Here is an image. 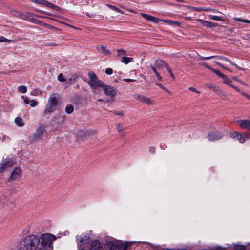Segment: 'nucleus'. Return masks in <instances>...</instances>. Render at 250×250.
Wrapping results in <instances>:
<instances>
[{
    "mask_svg": "<svg viewBox=\"0 0 250 250\" xmlns=\"http://www.w3.org/2000/svg\"><path fill=\"white\" fill-rule=\"evenodd\" d=\"M189 89L191 91H194L197 93H200V92L197 90L195 88L193 87H189Z\"/></svg>",
    "mask_w": 250,
    "mask_h": 250,
    "instance_id": "45",
    "label": "nucleus"
},
{
    "mask_svg": "<svg viewBox=\"0 0 250 250\" xmlns=\"http://www.w3.org/2000/svg\"><path fill=\"white\" fill-rule=\"evenodd\" d=\"M207 68L210 70L211 71L215 73L219 77L222 78V76L224 75L223 73H221L219 70L214 69V68L211 67L210 66H207Z\"/></svg>",
    "mask_w": 250,
    "mask_h": 250,
    "instance_id": "25",
    "label": "nucleus"
},
{
    "mask_svg": "<svg viewBox=\"0 0 250 250\" xmlns=\"http://www.w3.org/2000/svg\"><path fill=\"white\" fill-rule=\"evenodd\" d=\"M88 76L90 80L85 81L87 82L90 87L93 88L94 90H95L99 87L103 86L104 83L103 82L99 80L96 75L93 72H89Z\"/></svg>",
    "mask_w": 250,
    "mask_h": 250,
    "instance_id": "5",
    "label": "nucleus"
},
{
    "mask_svg": "<svg viewBox=\"0 0 250 250\" xmlns=\"http://www.w3.org/2000/svg\"><path fill=\"white\" fill-rule=\"evenodd\" d=\"M101 87L103 88L104 94L107 96L113 97L116 94V89L112 86L104 85L103 84V86Z\"/></svg>",
    "mask_w": 250,
    "mask_h": 250,
    "instance_id": "9",
    "label": "nucleus"
},
{
    "mask_svg": "<svg viewBox=\"0 0 250 250\" xmlns=\"http://www.w3.org/2000/svg\"><path fill=\"white\" fill-rule=\"evenodd\" d=\"M10 41L4 37H1L0 38V42H9Z\"/></svg>",
    "mask_w": 250,
    "mask_h": 250,
    "instance_id": "47",
    "label": "nucleus"
},
{
    "mask_svg": "<svg viewBox=\"0 0 250 250\" xmlns=\"http://www.w3.org/2000/svg\"><path fill=\"white\" fill-rule=\"evenodd\" d=\"M216 250H226V249L224 248H221L220 247H217L216 248Z\"/></svg>",
    "mask_w": 250,
    "mask_h": 250,
    "instance_id": "60",
    "label": "nucleus"
},
{
    "mask_svg": "<svg viewBox=\"0 0 250 250\" xmlns=\"http://www.w3.org/2000/svg\"><path fill=\"white\" fill-rule=\"evenodd\" d=\"M234 20L236 21L245 22L246 23H250V20H244L243 19L240 18H234Z\"/></svg>",
    "mask_w": 250,
    "mask_h": 250,
    "instance_id": "32",
    "label": "nucleus"
},
{
    "mask_svg": "<svg viewBox=\"0 0 250 250\" xmlns=\"http://www.w3.org/2000/svg\"><path fill=\"white\" fill-rule=\"evenodd\" d=\"M36 23H38L39 24L41 25V26H46L48 28H53L54 27L52 26V25H49V24H47L45 23H44L41 21H40L39 20H37V22H36Z\"/></svg>",
    "mask_w": 250,
    "mask_h": 250,
    "instance_id": "30",
    "label": "nucleus"
},
{
    "mask_svg": "<svg viewBox=\"0 0 250 250\" xmlns=\"http://www.w3.org/2000/svg\"><path fill=\"white\" fill-rule=\"evenodd\" d=\"M15 122L17 125L20 127H22L24 125V123L22 119L20 117H17L15 119Z\"/></svg>",
    "mask_w": 250,
    "mask_h": 250,
    "instance_id": "23",
    "label": "nucleus"
},
{
    "mask_svg": "<svg viewBox=\"0 0 250 250\" xmlns=\"http://www.w3.org/2000/svg\"><path fill=\"white\" fill-rule=\"evenodd\" d=\"M123 124H119L117 125V128L119 131H121L123 129L122 128Z\"/></svg>",
    "mask_w": 250,
    "mask_h": 250,
    "instance_id": "51",
    "label": "nucleus"
},
{
    "mask_svg": "<svg viewBox=\"0 0 250 250\" xmlns=\"http://www.w3.org/2000/svg\"><path fill=\"white\" fill-rule=\"evenodd\" d=\"M165 68L167 69V71L169 72L171 77H172L173 78H174V74L172 73L171 69L169 68V67L168 66L167 64V65H165Z\"/></svg>",
    "mask_w": 250,
    "mask_h": 250,
    "instance_id": "34",
    "label": "nucleus"
},
{
    "mask_svg": "<svg viewBox=\"0 0 250 250\" xmlns=\"http://www.w3.org/2000/svg\"><path fill=\"white\" fill-rule=\"evenodd\" d=\"M149 150H150L152 153H153V152H154L155 151V149H154V148H153V147H151V148H150Z\"/></svg>",
    "mask_w": 250,
    "mask_h": 250,
    "instance_id": "61",
    "label": "nucleus"
},
{
    "mask_svg": "<svg viewBox=\"0 0 250 250\" xmlns=\"http://www.w3.org/2000/svg\"><path fill=\"white\" fill-rule=\"evenodd\" d=\"M38 91L37 90H34L31 92V94L33 96H37V95Z\"/></svg>",
    "mask_w": 250,
    "mask_h": 250,
    "instance_id": "55",
    "label": "nucleus"
},
{
    "mask_svg": "<svg viewBox=\"0 0 250 250\" xmlns=\"http://www.w3.org/2000/svg\"><path fill=\"white\" fill-rule=\"evenodd\" d=\"M156 84L157 85H158V86H159L162 89L164 90L166 92H167L168 93L170 92L169 91L168 89H167L165 86H164L161 83H156Z\"/></svg>",
    "mask_w": 250,
    "mask_h": 250,
    "instance_id": "36",
    "label": "nucleus"
},
{
    "mask_svg": "<svg viewBox=\"0 0 250 250\" xmlns=\"http://www.w3.org/2000/svg\"><path fill=\"white\" fill-rule=\"evenodd\" d=\"M198 22L201 23L202 25L204 26L207 27H216L218 24L217 23L209 22L207 21H204L203 20L198 19L196 20Z\"/></svg>",
    "mask_w": 250,
    "mask_h": 250,
    "instance_id": "11",
    "label": "nucleus"
},
{
    "mask_svg": "<svg viewBox=\"0 0 250 250\" xmlns=\"http://www.w3.org/2000/svg\"><path fill=\"white\" fill-rule=\"evenodd\" d=\"M141 16L145 19L154 22L158 23L160 21V19L158 18L145 13H141Z\"/></svg>",
    "mask_w": 250,
    "mask_h": 250,
    "instance_id": "15",
    "label": "nucleus"
},
{
    "mask_svg": "<svg viewBox=\"0 0 250 250\" xmlns=\"http://www.w3.org/2000/svg\"><path fill=\"white\" fill-rule=\"evenodd\" d=\"M83 238H84V241L85 242V243H88L89 242V237L88 236L86 235H85L83 236Z\"/></svg>",
    "mask_w": 250,
    "mask_h": 250,
    "instance_id": "50",
    "label": "nucleus"
},
{
    "mask_svg": "<svg viewBox=\"0 0 250 250\" xmlns=\"http://www.w3.org/2000/svg\"><path fill=\"white\" fill-rule=\"evenodd\" d=\"M78 78V75L74 74L71 75L70 77L69 78V81L71 83H74L77 81Z\"/></svg>",
    "mask_w": 250,
    "mask_h": 250,
    "instance_id": "27",
    "label": "nucleus"
},
{
    "mask_svg": "<svg viewBox=\"0 0 250 250\" xmlns=\"http://www.w3.org/2000/svg\"><path fill=\"white\" fill-rule=\"evenodd\" d=\"M141 102L148 105H152L154 103V101L151 100L150 98L143 95L141 98Z\"/></svg>",
    "mask_w": 250,
    "mask_h": 250,
    "instance_id": "19",
    "label": "nucleus"
},
{
    "mask_svg": "<svg viewBox=\"0 0 250 250\" xmlns=\"http://www.w3.org/2000/svg\"><path fill=\"white\" fill-rule=\"evenodd\" d=\"M103 101V100L102 99H99L98 100V101H99V102H101V101Z\"/></svg>",
    "mask_w": 250,
    "mask_h": 250,
    "instance_id": "63",
    "label": "nucleus"
},
{
    "mask_svg": "<svg viewBox=\"0 0 250 250\" xmlns=\"http://www.w3.org/2000/svg\"><path fill=\"white\" fill-rule=\"evenodd\" d=\"M210 11L213 12L214 13H220L219 11L214 9H210Z\"/></svg>",
    "mask_w": 250,
    "mask_h": 250,
    "instance_id": "59",
    "label": "nucleus"
},
{
    "mask_svg": "<svg viewBox=\"0 0 250 250\" xmlns=\"http://www.w3.org/2000/svg\"><path fill=\"white\" fill-rule=\"evenodd\" d=\"M238 132H232L229 133V136L230 137L233 138V139H236L237 136Z\"/></svg>",
    "mask_w": 250,
    "mask_h": 250,
    "instance_id": "38",
    "label": "nucleus"
},
{
    "mask_svg": "<svg viewBox=\"0 0 250 250\" xmlns=\"http://www.w3.org/2000/svg\"><path fill=\"white\" fill-rule=\"evenodd\" d=\"M142 96H143L142 95H140V94H135L134 95V98L135 99H136V100H139V101L141 102V98H142Z\"/></svg>",
    "mask_w": 250,
    "mask_h": 250,
    "instance_id": "40",
    "label": "nucleus"
},
{
    "mask_svg": "<svg viewBox=\"0 0 250 250\" xmlns=\"http://www.w3.org/2000/svg\"><path fill=\"white\" fill-rule=\"evenodd\" d=\"M208 18L212 20H216L218 21H225V20L222 18V17L218 16H213L211 15H208Z\"/></svg>",
    "mask_w": 250,
    "mask_h": 250,
    "instance_id": "24",
    "label": "nucleus"
},
{
    "mask_svg": "<svg viewBox=\"0 0 250 250\" xmlns=\"http://www.w3.org/2000/svg\"><path fill=\"white\" fill-rule=\"evenodd\" d=\"M41 0H34V1L36 2V3H39V2H40L41 1Z\"/></svg>",
    "mask_w": 250,
    "mask_h": 250,
    "instance_id": "62",
    "label": "nucleus"
},
{
    "mask_svg": "<svg viewBox=\"0 0 250 250\" xmlns=\"http://www.w3.org/2000/svg\"><path fill=\"white\" fill-rule=\"evenodd\" d=\"M123 81L125 82L129 83V82H133V81H135V80L131 79H124Z\"/></svg>",
    "mask_w": 250,
    "mask_h": 250,
    "instance_id": "54",
    "label": "nucleus"
},
{
    "mask_svg": "<svg viewBox=\"0 0 250 250\" xmlns=\"http://www.w3.org/2000/svg\"><path fill=\"white\" fill-rule=\"evenodd\" d=\"M232 79L233 80H235V81L240 83H242L243 84H245L244 83L243 81H242L241 80H240L239 79H238V78L237 77L234 76V77H233L232 78Z\"/></svg>",
    "mask_w": 250,
    "mask_h": 250,
    "instance_id": "49",
    "label": "nucleus"
},
{
    "mask_svg": "<svg viewBox=\"0 0 250 250\" xmlns=\"http://www.w3.org/2000/svg\"><path fill=\"white\" fill-rule=\"evenodd\" d=\"M40 242L39 237L35 235H28L21 239L18 244V250H37Z\"/></svg>",
    "mask_w": 250,
    "mask_h": 250,
    "instance_id": "2",
    "label": "nucleus"
},
{
    "mask_svg": "<svg viewBox=\"0 0 250 250\" xmlns=\"http://www.w3.org/2000/svg\"><path fill=\"white\" fill-rule=\"evenodd\" d=\"M215 63L217 65H218V66H220V67H222V68H225V69H227V70H229L228 69H227L226 67H225L223 66V65L222 64L220 63V62H215Z\"/></svg>",
    "mask_w": 250,
    "mask_h": 250,
    "instance_id": "53",
    "label": "nucleus"
},
{
    "mask_svg": "<svg viewBox=\"0 0 250 250\" xmlns=\"http://www.w3.org/2000/svg\"><path fill=\"white\" fill-rule=\"evenodd\" d=\"M45 132V127L43 125H40L35 133L30 138V141L32 142L37 141L41 139Z\"/></svg>",
    "mask_w": 250,
    "mask_h": 250,
    "instance_id": "6",
    "label": "nucleus"
},
{
    "mask_svg": "<svg viewBox=\"0 0 250 250\" xmlns=\"http://www.w3.org/2000/svg\"><path fill=\"white\" fill-rule=\"evenodd\" d=\"M38 2L40 4H41L42 5H44L47 6V7L51 8H52V9H53L54 10H56L57 11H59V9H60V8L58 6L54 5L53 3H49V2H47L46 1L41 0V1Z\"/></svg>",
    "mask_w": 250,
    "mask_h": 250,
    "instance_id": "17",
    "label": "nucleus"
},
{
    "mask_svg": "<svg viewBox=\"0 0 250 250\" xmlns=\"http://www.w3.org/2000/svg\"><path fill=\"white\" fill-rule=\"evenodd\" d=\"M18 91L22 93H25L27 91V88L25 86H20L18 87Z\"/></svg>",
    "mask_w": 250,
    "mask_h": 250,
    "instance_id": "31",
    "label": "nucleus"
},
{
    "mask_svg": "<svg viewBox=\"0 0 250 250\" xmlns=\"http://www.w3.org/2000/svg\"><path fill=\"white\" fill-rule=\"evenodd\" d=\"M74 110L73 106L72 105H67L65 108V112L67 114H71Z\"/></svg>",
    "mask_w": 250,
    "mask_h": 250,
    "instance_id": "29",
    "label": "nucleus"
},
{
    "mask_svg": "<svg viewBox=\"0 0 250 250\" xmlns=\"http://www.w3.org/2000/svg\"><path fill=\"white\" fill-rule=\"evenodd\" d=\"M58 80L61 82H63L65 81V79L63 78V75L62 73L59 74L58 76Z\"/></svg>",
    "mask_w": 250,
    "mask_h": 250,
    "instance_id": "35",
    "label": "nucleus"
},
{
    "mask_svg": "<svg viewBox=\"0 0 250 250\" xmlns=\"http://www.w3.org/2000/svg\"><path fill=\"white\" fill-rule=\"evenodd\" d=\"M132 60H133L132 58H129V57H123L122 58L121 62L123 63H124L125 64H127L129 62H131Z\"/></svg>",
    "mask_w": 250,
    "mask_h": 250,
    "instance_id": "28",
    "label": "nucleus"
},
{
    "mask_svg": "<svg viewBox=\"0 0 250 250\" xmlns=\"http://www.w3.org/2000/svg\"><path fill=\"white\" fill-rule=\"evenodd\" d=\"M29 104H30L32 107H34L38 104L36 101L32 100Z\"/></svg>",
    "mask_w": 250,
    "mask_h": 250,
    "instance_id": "39",
    "label": "nucleus"
},
{
    "mask_svg": "<svg viewBox=\"0 0 250 250\" xmlns=\"http://www.w3.org/2000/svg\"><path fill=\"white\" fill-rule=\"evenodd\" d=\"M193 9H194V10L195 11H203L202 10V9H203L202 8H200V7H193L192 8Z\"/></svg>",
    "mask_w": 250,
    "mask_h": 250,
    "instance_id": "56",
    "label": "nucleus"
},
{
    "mask_svg": "<svg viewBox=\"0 0 250 250\" xmlns=\"http://www.w3.org/2000/svg\"><path fill=\"white\" fill-rule=\"evenodd\" d=\"M163 21L166 23H167L168 24L175 25L178 27H179L181 25V23L179 22L172 21H170V20H163Z\"/></svg>",
    "mask_w": 250,
    "mask_h": 250,
    "instance_id": "26",
    "label": "nucleus"
},
{
    "mask_svg": "<svg viewBox=\"0 0 250 250\" xmlns=\"http://www.w3.org/2000/svg\"><path fill=\"white\" fill-rule=\"evenodd\" d=\"M249 138V136L248 135H245L243 134H239L238 133L236 139L239 140L240 143H243L246 140V139H248Z\"/></svg>",
    "mask_w": 250,
    "mask_h": 250,
    "instance_id": "20",
    "label": "nucleus"
},
{
    "mask_svg": "<svg viewBox=\"0 0 250 250\" xmlns=\"http://www.w3.org/2000/svg\"><path fill=\"white\" fill-rule=\"evenodd\" d=\"M118 55H125V51L122 49H118L117 50Z\"/></svg>",
    "mask_w": 250,
    "mask_h": 250,
    "instance_id": "42",
    "label": "nucleus"
},
{
    "mask_svg": "<svg viewBox=\"0 0 250 250\" xmlns=\"http://www.w3.org/2000/svg\"><path fill=\"white\" fill-rule=\"evenodd\" d=\"M113 71L111 68H107L105 70V73L106 74L111 75L112 74Z\"/></svg>",
    "mask_w": 250,
    "mask_h": 250,
    "instance_id": "44",
    "label": "nucleus"
},
{
    "mask_svg": "<svg viewBox=\"0 0 250 250\" xmlns=\"http://www.w3.org/2000/svg\"><path fill=\"white\" fill-rule=\"evenodd\" d=\"M107 6H108L109 8H110L113 10H114L117 12L120 13L121 12V10L120 9H119L118 8L116 7L115 6H113L112 5H109V4L107 5Z\"/></svg>",
    "mask_w": 250,
    "mask_h": 250,
    "instance_id": "33",
    "label": "nucleus"
},
{
    "mask_svg": "<svg viewBox=\"0 0 250 250\" xmlns=\"http://www.w3.org/2000/svg\"><path fill=\"white\" fill-rule=\"evenodd\" d=\"M210 8H203L202 10L203 11H210Z\"/></svg>",
    "mask_w": 250,
    "mask_h": 250,
    "instance_id": "58",
    "label": "nucleus"
},
{
    "mask_svg": "<svg viewBox=\"0 0 250 250\" xmlns=\"http://www.w3.org/2000/svg\"><path fill=\"white\" fill-rule=\"evenodd\" d=\"M21 98L23 99L25 104H30L31 100H30L27 97L23 95L21 96Z\"/></svg>",
    "mask_w": 250,
    "mask_h": 250,
    "instance_id": "37",
    "label": "nucleus"
},
{
    "mask_svg": "<svg viewBox=\"0 0 250 250\" xmlns=\"http://www.w3.org/2000/svg\"><path fill=\"white\" fill-rule=\"evenodd\" d=\"M76 240L78 243H79L80 246L84 247V244H85L83 236H77Z\"/></svg>",
    "mask_w": 250,
    "mask_h": 250,
    "instance_id": "21",
    "label": "nucleus"
},
{
    "mask_svg": "<svg viewBox=\"0 0 250 250\" xmlns=\"http://www.w3.org/2000/svg\"><path fill=\"white\" fill-rule=\"evenodd\" d=\"M202 65L205 66L206 63H202Z\"/></svg>",
    "mask_w": 250,
    "mask_h": 250,
    "instance_id": "64",
    "label": "nucleus"
},
{
    "mask_svg": "<svg viewBox=\"0 0 250 250\" xmlns=\"http://www.w3.org/2000/svg\"><path fill=\"white\" fill-rule=\"evenodd\" d=\"M215 57H217V56H209V57H200V59H202V60H209L210 59H211V58H215ZM220 58V57H219ZM220 58L228 62H229L230 64H231V65L235 66L236 67H237V65L235 64H234L232 61L229 60V59L228 58H225V57H220Z\"/></svg>",
    "mask_w": 250,
    "mask_h": 250,
    "instance_id": "13",
    "label": "nucleus"
},
{
    "mask_svg": "<svg viewBox=\"0 0 250 250\" xmlns=\"http://www.w3.org/2000/svg\"><path fill=\"white\" fill-rule=\"evenodd\" d=\"M31 16V14L29 13H27L26 15H24V17L23 18L26 20H27L29 18V20H31L32 19L30 18Z\"/></svg>",
    "mask_w": 250,
    "mask_h": 250,
    "instance_id": "43",
    "label": "nucleus"
},
{
    "mask_svg": "<svg viewBox=\"0 0 250 250\" xmlns=\"http://www.w3.org/2000/svg\"><path fill=\"white\" fill-rule=\"evenodd\" d=\"M150 68L152 69V70L153 71V72L155 73L157 79L161 81L162 77L160 75V74L158 72L157 70L156 69L157 68L155 66H153V65H150Z\"/></svg>",
    "mask_w": 250,
    "mask_h": 250,
    "instance_id": "22",
    "label": "nucleus"
},
{
    "mask_svg": "<svg viewBox=\"0 0 250 250\" xmlns=\"http://www.w3.org/2000/svg\"><path fill=\"white\" fill-rule=\"evenodd\" d=\"M221 78H222L223 79V83H226V84L229 85V86L233 88L234 89H235L236 91H237L238 92L240 91V90L239 88H238L237 87L235 86L233 84H231V81L227 76L224 75Z\"/></svg>",
    "mask_w": 250,
    "mask_h": 250,
    "instance_id": "12",
    "label": "nucleus"
},
{
    "mask_svg": "<svg viewBox=\"0 0 250 250\" xmlns=\"http://www.w3.org/2000/svg\"><path fill=\"white\" fill-rule=\"evenodd\" d=\"M58 100L55 94L51 95L48 99L43 113L47 115L54 112L57 107Z\"/></svg>",
    "mask_w": 250,
    "mask_h": 250,
    "instance_id": "4",
    "label": "nucleus"
},
{
    "mask_svg": "<svg viewBox=\"0 0 250 250\" xmlns=\"http://www.w3.org/2000/svg\"><path fill=\"white\" fill-rule=\"evenodd\" d=\"M133 243L132 241H125L122 243L120 241H107L105 247L109 250H122V247L124 248L130 246ZM89 250H104L101 243L98 240L92 241L89 246Z\"/></svg>",
    "mask_w": 250,
    "mask_h": 250,
    "instance_id": "1",
    "label": "nucleus"
},
{
    "mask_svg": "<svg viewBox=\"0 0 250 250\" xmlns=\"http://www.w3.org/2000/svg\"><path fill=\"white\" fill-rule=\"evenodd\" d=\"M22 174V170L18 167H15L11 172L7 181L12 182L19 179Z\"/></svg>",
    "mask_w": 250,
    "mask_h": 250,
    "instance_id": "7",
    "label": "nucleus"
},
{
    "mask_svg": "<svg viewBox=\"0 0 250 250\" xmlns=\"http://www.w3.org/2000/svg\"><path fill=\"white\" fill-rule=\"evenodd\" d=\"M97 50L104 55H107L110 54V51L104 45L98 46L97 47Z\"/></svg>",
    "mask_w": 250,
    "mask_h": 250,
    "instance_id": "16",
    "label": "nucleus"
},
{
    "mask_svg": "<svg viewBox=\"0 0 250 250\" xmlns=\"http://www.w3.org/2000/svg\"><path fill=\"white\" fill-rule=\"evenodd\" d=\"M241 94L245 96V97H246L247 98H248L249 100H250V95L247 94L246 93L244 92H241Z\"/></svg>",
    "mask_w": 250,
    "mask_h": 250,
    "instance_id": "46",
    "label": "nucleus"
},
{
    "mask_svg": "<svg viewBox=\"0 0 250 250\" xmlns=\"http://www.w3.org/2000/svg\"><path fill=\"white\" fill-rule=\"evenodd\" d=\"M239 125L243 128L250 130V120H243L238 121Z\"/></svg>",
    "mask_w": 250,
    "mask_h": 250,
    "instance_id": "14",
    "label": "nucleus"
},
{
    "mask_svg": "<svg viewBox=\"0 0 250 250\" xmlns=\"http://www.w3.org/2000/svg\"><path fill=\"white\" fill-rule=\"evenodd\" d=\"M223 134L219 131L210 132L208 135V138L210 141H215L221 139Z\"/></svg>",
    "mask_w": 250,
    "mask_h": 250,
    "instance_id": "10",
    "label": "nucleus"
},
{
    "mask_svg": "<svg viewBox=\"0 0 250 250\" xmlns=\"http://www.w3.org/2000/svg\"><path fill=\"white\" fill-rule=\"evenodd\" d=\"M41 245L37 250H51L53 249V242L56 240L57 237L51 233L42 234L39 237Z\"/></svg>",
    "mask_w": 250,
    "mask_h": 250,
    "instance_id": "3",
    "label": "nucleus"
},
{
    "mask_svg": "<svg viewBox=\"0 0 250 250\" xmlns=\"http://www.w3.org/2000/svg\"><path fill=\"white\" fill-rule=\"evenodd\" d=\"M167 64V63L164 61L162 60H158L155 62L154 66L158 70H160L162 69L164 67H165V65H166Z\"/></svg>",
    "mask_w": 250,
    "mask_h": 250,
    "instance_id": "18",
    "label": "nucleus"
},
{
    "mask_svg": "<svg viewBox=\"0 0 250 250\" xmlns=\"http://www.w3.org/2000/svg\"><path fill=\"white\" fill-rule=\"evenodd\" d=\"M0 201L2 203L4 204L7 202V200L5 196H2L0 198Z\"/></svg>",
    "mask_w": 250,
    "mask_h": 250,
    "instance_id": "48",
    "label": "nucleus"
},
{
    "mask_svg": "<svg viewBox=\"0 0 250 250\" xmlns=\"http://www.w3.org/2000/svg\"><path fill=\"white\" fill-rule=\"evenodd\" d=\"M213 90L214 91H215L216 93L218 94H220L221 93V91L220 89V88L218 86H217L216 85L214 87Z\"/></svg>",
    "mask_w": 250,
    "mask_h": 250,
    "instance_id": "41",
    "label": "nucleus"
},
{
    "mask_svg": "<svg viewBox=\"0 0 250 250\" xmlns=\"http://www.w3.org/2000/svg\"><path fill=\"white\" fill-rule=\"evenodd\" d=\"M206 85H207V86L208 88H210V89H212V90L213 89L214 87H215V85H214V84H207Z\"/></svg>",
    "mask_w": 250,
    "mask_h": 250,
    "instance_id": "52",
    "label": "nucleus"
},
{
    "mask_svg": "<svg viewBox=\"0 0 250 250\" xmlns=\"http://www.w3.org/2000/svg\"><path fill=\"white\" fill-rule=\"evenodd\" d=\"M15 164V161L11 158H6L3 160L0 164V173H2L3 171L13 166Z\"/></svg>",
    "mask_w": 250,
    "mask_h": 250,
    "instance_id": "8",
    "label": "nucleus"
},
{
    "mask_svg": "<svg viewBox=\"0 0 250 250\" xmlns=\"http://www.w3.org/2000/svg\"><path fill=\"white\" fill-rule=\"evenodd\" d=\"M114 113L115 114H117V115H120V116H122L123 115V113L122 111H120V112H117V111H115Z\"/></svg>",
    "mask_w": 250,
    "mask_h": 250,
    "instance_id": "57",
    "label": "nucleus"
}]
</instances>
